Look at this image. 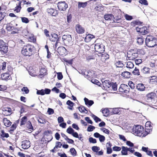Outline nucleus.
I'll return each instance as SVG.
<instances>
[{
	"instance_id": "nucleus-2",
	"label": "nucleus",
	"mask_w": 157,
	"mask_h": 157,
	"mask_svg": "<svg viewBox=\"0 0 157 157\" xmlns=\"http://www.w3.org/2000/svg\"><path fill=\"white\" fill-rule=\"evenodd\" d=\"M132 131L135 135L140 137H143L146 136L144 127L140 125L134 126Z\"/></svg>"
},
{
	"instance_id": "nucleus-39",
	"label": "nucleus",
	"mask_w": 157,
	"mask_h": 157,
	"mask_svg": "<svg viewBox=\"0 0 157 157\" xmlns=\"http://www.w3.org/2000/svg\"><path fill=\"white\" fill-rule=\"evenodd\" d=\"M28 39L29 41L30 42H33L34 43L36 42V38L35 36L33 35H31L29 36Z\"/></svg>"
},
{
	"instance_id": "nucleus-19",
	"label": "nucleus",
	"mask_w": 157,
	"mask_h": 157,
	"mask_svg": "<svg viewBox=\"0 0 157 157\" xmlns=\"http://www.w3.org/2000/svg\"><path fill=\"white\" fill-rule=\"evenodd\" d=\"M1 77L2 79L5 80H8L11 78L10 74L9 72H6L2 74L1 75Z\"/></svg>"
},
{
	"instance_id": "nucleus-27",
	"label": "nucleus",
	"mask_w": 157,
	"mask_h": 157,
	"mask_svg": "<svg viewBox=\"0 0 157 157\" xmlns=\"http://www.w3.org/2000/svg\"><path fill=\"white\" fill-rule=\"evenodd\" d=\"M104 6L101 4H99L94 8V10L97 12H101L104 10Z\"/></svg>"
},
{
	"instance_id": "nucleus-47",
	"label": "nucleus",
	"mask_w": 157,
	"mask_h": 157,
	"mask_svg": "<svg viewBox=\"0 0 157 157\" xmlns=\"http://www.w3.org/2000/svg\"><path fill=\"white\" fill-rule=\"evenodd\" d=\"M144 41V39L143 37H138L137 39V42L139 44H142Z\"/></svg>"
},
{
	"instance_id": "nucleus-24",
	"label": "nucleus",
	"mask_w": 157,
	"mask_h": 157,
	"mask_svg": "<svg viewBox=\"0 0 157 157\" xmlns=\"http://www.w3.org/2000/svg\"><path fill=\"white\" fill-rule=\"evenodd\" d=\"M102 83L103 87L105 88H109L112 84V83L109 80H105Z\"/></svg>"
},
{
	"instance_id": "nucleus-44",
	"label": "nucleus",
	"mask_w": 157,
	"mask_h": 157,
	"mask_svg": "<svg viewBox=\"0 0 157 157\" xmlns=\"http://www.w3.org/2000/svg\"><path fill=\"white\" fill-rule=\"evenodd\" d=\"M155 38V37L151 35H147L145 39V43L151 41Z\"/></svg>"
},
{
	"instance_id": "nucleus-59",
	"label": "nucleus",
	"mask_w": 157,
	"mask_h": 157,
	"mask_svg": "<svg viewBox=\"0 0 157 157\" xmlns=\"http://www.w3.org/2000/svg\"><path fill=\"white\" fill-rule=\"evenodd\" d=\"M89 141L90 143L95 144L97 143V140L96 139H94L92 137H90L89 139Z\"/></svg>"
},
{
	"instance_id": "nucleus-8",
	"label": "nucleus",
	"mask_w": 157,
	"mask_h": 157,
	"mask_svg": "<svg viewBox=\"0 0 157 157\" xmlns=\"http://www.w3.org/2000/svg\"><path fill=\"white\" fill-rule=\"evenodd\" d=\"M119 92L122 94L124 93L127 94L130 91V88L129 86L127 85L124 84H121L119 89Z\"/></svg>"
},
{
	"instance_id": "nucleus-61",
	"label": "nucleus",
	"mask_w": 157,
	"mask_h": 157,
	"mask_svg": "<svg viewBox=\"0 0 157 157\" xmlns=\"http://www.w3.org/2000/svg\"><path fill=\"white\" fill-rule=\"evenodd\" d=\"M128 85L132 89H134L135 88V84L132 81H129Z\"/></svg>"
},
{
	"instance_id": "nucleus-37",
	"label": "nucleus",
	"mask_w": 157,
	"mask_h": 157,
	"mask_svg": "<svg viewBox=\"0 0 157 157\" xmlns=\"http://www.w3.org/2000/svg\"><path fill=\"white\" fill-rule=\"evenodd\" d=\"M122 151H121V153L122 155H127L128 154V150L127 149V147H125L124 146H122L121 147Z\"/></svg>"
},
{
	"instance_id": "nucleus-26",
	"label": "nucleus",
	"mask_w": 157,
	"mask_h": 157,
	"mask_svg": "<svg viewBox=\"0 0 157 157\" xmlns=\"http://www.w3.org/2000/svg\"><path fill=\"white\" fill-rule=\"evenodd\" d=\"M136 87L138 90L141 91L145 90V87L143 83H139L137 84Z\"/></svg>"
},
{
	"instance_id": "nucleus-45",
	"label": "nucleus",
	"mask_w": 157,
	"mask_h": 157,
	"mask_svg": "<svg viewBox=\"0 0 157 157\" xmlns=\"http://www.w3.org/2000/svg\"><path fill=\"white\" fill-rule=\"evenodd\" d=\"M26 126L28 129L33 130V128L31 121H28L26 124Z\"/></svg>"
},
{
	"instance_id": "nucleus-21",
	"label": "nucleus",
	"mask_w": 157,
	"mask_h": 157,
	"mask_svg": "<svg viewBox=\"0 0 157 157\" xmlns=\"http://www.w3.org/2000/svg\"><path fill=\"white\" fill-rule=\"evenodd\" d=\"M149 83L151 84L156 85L157 84V77L154 75L149 77Z\"/></svg>"
},
{
	"instance_id": "nucleus-1",
	"label": "nucleus",
	"mask_w": 157,
	"mask_h": 157,
	"mask_svg": "<svg viewBox=\"0 0 157 157\" xmlns=\"http://www.w3.org/2000/svg\"><path fill=\"white\" fill-rule=\"evenodd\" d=\"M37 50L33 45L28 44L23 46L21 52L24 56L31 57L34 56L37 53Z\"/></svg>"
},
{
	"instance_id": "nucleus-58",
	"label": "nucleus",
	"mask_w": 157,
	"mask_h": 157,
	"mask_svg": "<svg viewBox=\"0 0 157 157\" xmlns=\"http://www.w3.org/2000/svg\"><path fill=\"white\" fill-rule=\"evenodd\" d=\"M22 21L24 23H28L29 22L28 19L25 17H22L21 18Z\"/></svg>"
},
{
	"instance_id": "nucleus-13",
	"label": "nucleus",
	"mask_w": 157,
	"mask_h": 157,
	"mask_svg": "<svg viewBox=\"0 0 157 157\" xmlns=\"http://www.w3.org/2000/svg\"><path fill=\"white\" fill-rule=\"evenodd\" d=\"M47 11L48 14L52 16H56L58 14L57 10L52 8L47 9Z\"/></svg>"
},
{
	"instance_id": "nucleus-25",
	"label": "nucleus",
	"mask_w": 157,
	"mask_h": 157,
	"mask_svg": "<svg viewBox=\"0 0 157 157\" xmlns=\"http://www.w3.org/2000/svg\"><path fill=\"white\" fill-rule=\"evenodd\" d=\"M104 17L105 20L111 21L114 18V16L112 14H106L104 16Z\"/></svg>"
},
{
	"instance_id": "nucleus-18",
	"label": "nucleus",
	"mask_w": 157,
	"mask_h": 157,
	"mask_svg": "<svg viewBox=\"0 0 157 157\" xmlns=\"http://www.w3.org/2000/svg\"><path fill=\"white\" fill-rule=\"evenodd\" d=\"M57 52L59 55L63 56L66 53L67 50L64 47L60 46L57 49Z\"/></svg>"
},
{
	"instance_id": "nucleus-16",
	"label": "nucleus",
	"mask_w": 157,
	"mask_h": 157,
	"mask_svg": "<svg viewBox=\"0 0 157 157\" xmlns=\"http://www.w3.org/2000/svg\"><path fill=\"white\" fill-rule=\"evenodd\" d=\"M30 142L29 140H24L21 142L22 148L24 149H27L30 146Z\"/></svg>"
},
{
	"instance_id": "nucleus-42",
	"label": "nucleus",
	"mask_w": 157,
	"mask_h": 157,
	"mask_svg": "<svg viewBox=\"0 0 157 157\" xmlns=\"http://www.w3.org/2000/svg\"><path fill=\"white\" fill-rule=\"evenodd\" d=\"M115 65L117 67H123L124 66V64L121 61L118 60L115 63Z\"/></svg>"
},
{
	"instance_id": "nucleus-33",
	"label": "nucleus",
	"mask_w": 157,
	"mask_h": 157,
	"mask_svg": "<svg viewBox=\"0 0 157 157\" xmlns=\"http://www.w3.org/2000/svg\"><path fill=\"white\" fill-rule=\"evenodd\" d=\"M89 2V1L84 2H78V9H79L81 7H82L83 8H85L87 5V2Z\"/></svg>"
},
{
	"instance_id": "nucleus-34",
	"label": "nucleus",
	"mask_w": 157,
	"mask_h": 157,
	"mask_svg": "<svg viewBox=\"0 0 157 157\" xmlns=\"http://www.w3.org/2000/svg\"><path fill=\"white\" fill-rule=\"evenodd\" d=\"M95 37L94 35L89 34L87 35L85 37V40L86 42H88L90 41L91 39Z\"/></svg>"
},
{
	"instance_id": "nucleus-5",
	"label": "nucleus",
	"mask_w": 157,
	"mask_h": 157,
	"mask_svg": "<svg viewBox=\"0 0 157 157\" xmlns=\"http://www.w3.org/2000/svg\"><path fill=\"white\" fill-rule=\"evenodd\" d=\"M8 51V44L2 40H0V52L2 55L7 54Z\"/></svg>"
},
{
	"instance_id": "nucleus-14",
	"label": "nucleus",
	"mask_w": 157,
	"mask_h": 157,
	"mask_svg": "<svg viewBox=\"0 0 157 157\" xmlns=\"http://www.w3.org/2000/svg\"><path fill=\"white\" fill-rule=\"evenodd\" d=\"M156 96V94L153 92L147 94L146 96L147 99L148 101H151L152 100H154Z\"/></svg>"
},
{
	"instance_id": "nucleus-53",
	"label": "nucleus",
	"mask_w": 157,
	"mask_h": 157,
	"mask_svg": "<svg viewBox=\"0 0 157 157\" xmlns=\"http://www.w3.org/2000/svg\"><path fill=\"white\" fill-rule=\"evenodd\" d=\"M62 60L63 61L69 64H72V60H68L65 58H63Z\"/></svg>"
},
{
	"instance_id": "nucleus-63",
	"label": "nucleus",
	"mask_w": 157,
	"mask_h": 157,
	"mask_svg": "<svg viewBox=\"0 0 157 157\" xmlns=\"http://www.w3.org/2000/svg\"><path fill=\"white\" fill-rule=\"evenodd\" d=\"M140 3L144 5L147 6L148 5V3L146 0H140L139 1Z\"/></svg>"
},
{
	"instance_id": "nucleus-9",
	"label": "nucleus",
	"mask_w": 157,
	"mask_h": 157,
	"mask_svg": "<svg viewBox=\"0 0 157 157\" xmlns=\"http://www.w3.org/2000/svg\"><path fill=\"white\" fill-rule=\"evenodd\" d=\"M138 53L136 51H129L127 54V56L129 60L135 59L138 56Z\"/></svg>"
},
{
	"instance_id": "nucleus-35",
	"label": "nucleus",
	"mask_w": 157,
	"mask_h": 157,
	"mask_svg": "<svg viewBox=\"0 0 157 157\" xmlns=\"http://www.w3.org/2000/svg\"><path fill=\"white\" fill-rule=\"evenodd\" d=\"M21 1H20L19 2L18 5H17L14 10V11H16L17 13H19L20 12L21 9Z\"/></svg>"
},
{
	"instance_id": "nucleus-17",
	"label": "nucleus",
	"mask_w": 157,
	"mask_h": 157,
	"mask_svg": "<svg viewBox=\"0 0 157 157\" xmlns=\"http://www.w3.org/2000/svg\"><path fill=\"white\" fill-rule=\"evenodd\" d=\"M2 110L3 111L2 113L5 116H9L11 114L12 110L10 108L8 107H4L2 108Z\"/></svg>"
},
{
	"instance_id": "nucleus-49",
	"label": "nucleus",
	"mask_w": 157,
	"mask_h": 157,
	"mask_svg": "<svg viewBox=\"0 0 157 157\" xmlns=\"http://www.w3.org/2000/svg\"><path fill=\"white\" fill-rule=\"evenodd\" d=\"M70 151L72 155L75 156L77 155V152L74 148H72L70 149Z\"/></svg>"
},
{
	"instance_id": "nucleus-30",
	"label": "nucleus",
	"mask_w": 157,
	"mask_h": 157,
	"mask_svg": "<svg viewBox=\"0 0 157 157\" xmlns=\"http://www.w3.org/2000/svg\"><path fill=\"white\" fill-rule=\"evenodd\" d=\"M93 75L92 72L90 71H88L86 72L85 77L88 79L90 80L93 77Z\"/></svg>"
},
{
	"instance_id": "nucleus-60",
	"label": "nucleus",
	"mask_w": 157,
	"mask_h": 157,
	"mask_svg": "<svg viewBox=\"0 0 157 157\" xmlns=\"http://www.w3.org/2000/svg\"><path fill=\"white\" fill-rule=\"evenodd\" d=\"M92 117L96 122L101 121V120L100 118L95 115H93Z\"/></svg>"
},
{
	"instance_id": "nucleus-52",
	"label": "nucleus",
	"mask_w": 157,
	"mask_h": 157,
	"mask_svg": "<svg viewBox=\"0 0 157 157\" xmlns=\"http://www.w3.org/2000/svg\"><path fill=\"white\" fill-rule=\"evenodd\" d=\"M44 90L43 89L37 90L36 92V94L38 95H44Z\"/></svg>"
},
{
	"instance_id": "nucleus-56",
	"label": "nucleus",
	"mask_w": 157,
	"mask_h": 157,
	"mask_svg": "<svg viewBox=\"0 0 157 157\" xmlns=\"http://www.w3.org/2000/svg\"><path fill=\"white\" fill-rule=\"evenodd\" d=\"M95 128V127L93 126L89 125L88 127L87 131L88 132H92Z\"/></svg>"
},
{
	"instance_id": "nucleus-3",
	"label": "nucleus",
	"mask_w": 157,
	"mask_h": 157,
	"mask_svg": "<svg viewBox=\"0 0 157 157\" xmlns=\"http://www.w3.org/2000/svg\"><path fill=\"white\" fill-rule=\"evenodd\" d=\"M17 25V24L15 23V21H12L6 24V28L7 30L9 31L13 30L11 32V34L17 33H18L19 31V29L16 27Z\"/></svg>"
},
{
	"instance_id": "nucleus-15",
	"label": "nucleus",
	"mask_w": 157,
	"mask_h": 157,
	"mask_svg": "<svg viewBox=\"0 0 157 157\" xmlns=\"http://www.w3.org/2000/svg\"><path fill=\"white\" fill-rule=\"evenodd\" d=\"M146 45L149 47H153L157 45V39L155 37L153 40L146 43Z\"/></svg>"
},
{
	"instance_id": "nucleus-10",
	"label": "nucleus",
	"mask_w": 157,
	"mask_h": 157,
	"mask_svg": "<svg viewBox=\"0 0 157 157\" xmlns=\"http://www.w3.org/2000/svg\"><path fill=\"white\" fill-rule=\"evenodd\" d=\"M50 40L52 42H55V45L57 44L59 41V37H58V35L55 33H52L49 36Z\"/></svg>"
},
{
	"instance_id": "nucleus-23",
	"label": "nucleus",
	"mask_w": 157,
	"mask_h": 157,
	"mask_svg": "<svg viewBox=\"0 0 157 157\" xmlns=\"http://www.w3.org/2000/svg\"><path fill=\"white\" fill-rule=\"evenodd\" d=\"M52 132L51 130H48L46 131H45L44 132V134L46 136H49L50 137V138L49 139H47L48 141H51L52 139Z\"/></svg>"
},
{
	"instance_id": "nucleus-43",
	"label": "nucleus",
	"mask_w": 157,
	"mask_h": 157,
	"mask_svg": "<svg viewBox=\"0 0 157 157\" xmlns=\"http://www.w3.org/2000/svg\"><path fill=\"white\" fill-rule=\"evenodd\" d=\"M133 63L131 61L127 62L126 63V67L129 69L133 68L134 67Z\"/></svg>"
},
{
	"instance_id": "nucleus-4",
	"label": "nucleus",
	"mask_w": 157,
	"mask_h": 157,
	"mask_svg": "<svg viewBox=\"0 0 157 157\" xmlns=\"http://www.w3.org/2000/svg\"><path fill=\"white\" fill-rule=\"evenodd\" d=\"M104 47V46L102 43H99L95 44L94 49L95 52L98 53V54H100L98 56H101L102 57L103 56L104 54H103V53H104L105 51Z\"/></svg>"
},
{
	"instance_id": "nucleus-38",
	"label": "nucleus",
	"mask_w": 157,
	"mask_h": 157,
	"mask_svg": "<svg viewBox=\"0 0 157 157\" xmlns=\"http://www.w3.org/2000/svg\"><path fill=\"white\" fill-rule=\"evenodd\" d=\"M141 71L144 74L150 73V69L148 67H144L141 70Z\"/></svg>"
},
{
	"instance_id": "nucleus-51",
	"label": "nucleus",
	"mask_w": 157,
	"mask_h": 157,
	"mask_svg": "<svg viewBox=\"0 0 157 157\" xmlns=\"http://www.w3.org/2000/svg\"><path fill=\"white\" fill-rule=\"evenodd\" d=\"M74 130L71 127H69L67 130V132L69 134H71L74 132Z\"/></svg>"
},
{
	"instance_id": "nucleus-40",
	"label": "nucleus",
	"mask_w": 157,
	"mask_h": 157,
	"mask_svg": "<svg viewBox=\"0 0 157 157\" xmlns=\"http://www.w3.org/2000/svg\"><path fill=\"white\" fill-rule=\"evenodd\" d=\"M27 118L26 116H24L22 117L21 121L20 126L24 125L27 122Z\"/></svg>"
},
{
	"instance_id": "nucleus-11",
	"label": "nucleus",
	"mask_w": 157,
	"mask_h": 157,
	"mask_svg": "<svg viewBox=\"0 0 157 157\" xmlns=\"http://www.w3.org/2000/svg\"><path fill=\"white\" fill-rule=\"evenodd\" d=\"M57 6L59 10L65 11L68 7V5L65 2H60L57 4Z\"/></svg>"
},
{
	"instance_id": "nucleus-32",
	"label": "nucleus",
	"mask_w": 157,
	"mask_h": 157,
	"mask_svg": "<svg viewBox=\"0 0 157 157\" xmlns=\"http://www.w3.org/2000/svg\"><path fill=\"white\" fill-rule=\"evenodd\" d=\"M0 137L1 138H7L9 137L8 133L5 132L4 130H2L0 133Z\"/></svg>"
},
{
	"instance_id": "nucleus-54",
	"label": "nucleus",
	"mask_w": 157,
	"mask_h": 157,
	"mask_svg": "<svg viewBox=\"0 0 157 157\" xmlns=\"http://www.w3.org/2000/svg\"><path fill=\"white\" fill-rule=\"evenodd\" d=\"M124 17L127 20L130 21L133 19L132 17L126 14L124 15Z\"/></svg>"
},
{
	"instance_id": "nucleus-46",
	"label": "nucleus",
	"mask_w": 157,
	"mask_h": 157,
	"mask_svg": "<svg viewBox=\"0 0 157 157\" xmlns=\"http://www.w3.org/2000/svg\"><path fill=\"white\" fill-rule=\"evenodd\" d=\"M78 109L79 111L81 113H88V111L86 109V108L83 106H81L78 107Z\"/></svg>"
},
{
	"instance_id": "nucleus-36",
	"label": "nucleus",
	"mask_w": 157,
	"mask_h": 157,
	"mask_svg": "<svg viewBox=\"0 0 157 157\" xmlns=\"http://www.w3.org/2000/svg\"><path fill=\"white\" fill-rule=\"evenodd\" d=\"M102 112L103 115L105 117H107L109 114V111L108 108L102 109Z\"/></svg>"
},
{
	"instance_id": "nucleus-64",
	"label": "nucleus",
	"mask_w": 157,
	"mask_h": 157,
	"mask_svg": "<svg viewBox=\"0 0 157 157\" xmlns=\"http://www.w3.org/2000/svg\"><path fill=\"white\" fill-rule=\"evenodd\" d=\"M17 127L16 123H14L10 127V131H13Z\"/></svg>"
},
{
	"instance_id": "nucleus-55",
	"label": "nucleus",
	"mask_w": 157,
	"mask_h": 157,
	"mask_svg": "<svg viewBox=\"0 0 157 157\" xmlns=\"http://www.w3.org/2000/svg\"><path fill=\"white\" fill-rule=\"evenodd\" d=\"M112 89L114 91H116L117 90V85L116 83H112Z\"/></svg>"
},
{
	"instance_id": "nucleus-31",
	"label": "nucleus",
	"mask_w": 157,
	"mask_h": 157,
	"mask_svg": "<svg viewBox=\"0 0 157 157\" xmlns=\"http://www.w3.org/2000/svg\"><path fill=\"white\" fill-rule=\"evenodd\" d=\"M84 100L85 104L88 107L90 106L94 103V102L93 101L90 100L86 98H84Z\"/></svg>"
},
{
	"instance_id": "nucleus-41",
	"label": "nucleus",
	"mask_w": 157,
	"mask_h": 157,
	"mask_svg": "<svg viewBox=\"0 0 157 157\" xmlns=\"http://www.w3.org/2000/svg\"><path fill=\"white\" fill-rule=\"evenodd\" d=\"M74 103L70 100H68L67 102V104L70 107H68V109L70 110H72Z\"/></svg>"
},
{
	"instance_id": "nucleus-22",
	"label": "nucleus",
	"mask_w": 157,
	"mask_h": 157,
	"mask_svg": "<svg viewBox=\"0 0 157 157\" xmlns=\"http://www.w3.org/2000/svg\"><path fill=\"white\" fill-rule=\"evenodd\" d=\"M121 76L123 78H130L131 74L128 71H124L121 74Z\"/></svg>"
},
{
	"instance_id": "nucleus-28",
	"label": "nucleus",
	"mask_w": 157,
	"mask_h": 157,
	"mask_svg": "<svg viewBox=\"0 0 157 157\" xmlns=\"http://www.w3.org/2000/svg\"><path fill=\"white\" fill-rule=\"evenodd\" d=\"M47 69L45 68H41L40 71V74L39 75L43 76V77H44L47 74Z\"/></svg>"
},
{
	"instance_id": "nucleus-57",
	"label": "nucleus",
	"mask_w": 157,
	"mask_h": 157,
	"mask_svg": "<svg viewBox=\"0 0 157 157\" xmlns=\"http://www.w3.org/2000/svg\"><path fill=\"white\" fill-rule=\"evenodd\" d=\"M92 150L94 152H97L100 150L99 147L97 146H94L92 147Z\"/></svg>"
},
{
	"instance_id": "nucleus-12",
	"label": "nucleus",
	"mask_w": 157,
	"mask_h": 157,
	"mask_svg": "<svg viewBox=\"0 0 157 157\" xmlns=\"http://www.w3.org/2000/svg\"><path fill=\"white\" fill-rule=\"evenodd\" d=\"M150 123V122L147 121L145 124L144 131L146 136L150 133L152 131V126Z\"/></svg>"
},
{
	"instance_id": "nucleus-6",
	"label": "nucleus",
	"mask_w": 157,
	"mask_h": 157,
	"mask_svg": "<svg viewBox=\"0 0 157 157\" xmlns=\"http://www.w3.org/2000/svg\"><path fill=\"white\" fill-rule=\"evenodd\" d=\"M136 30L139 34L143 35L147 34L149 32V29L146 26L141 27L139 26L136 28Z\"/></svg>"
},
{
	"instance_id": "nucleus-7",
	"label": "nucleus",
	"mask_w": 157,
	"mask_h": 157,
	"mask_svg": "<svg viewBox=\"0 0 157 157\" xmlns=\"http://www.w3.org/2000/svg\"><path fill=\"white\" fill-rule=\"evenodd\" d=\"M62 39L64 45L69 46L72 41V37L70 35H64L62 36Z\"/></svg>"
},
{
	"instance_id": "nucleus-29",
	"label": "nucleus",
	"mask_w": 157,
	"mask_h": 157,
	"mask_svg": "<svg viewBox=\"0 0 157 157\" xmlns=\"http://www.w3.org/2000/svg\"><path fill=\"white\" fill-rule=\"evenodd\" d=\"M3 122L4 125L7 127H9L11 125L12 122L7 118H4L3 119Z\"/></svg>"
},
{
	"instance_id": "nucleus-50",
	"label": "nucleus",
	"mask_w": 157,
	"mask_h": 157,
	"mask_svg": "<svg viewBox=\"0 0 157 157\" xmlns=\"http://www.w3.org/2000/svg\"><path fill=\"white\" fill-rule=\"evenodd\" d=\"M132 74L134 75H140V72L139 71V70L136 67L132 72Z\"/></svg>"
},
{
	"instance_id": "nucleus-48",
	"label": "nucleus",
	"mask_w": 157,
	"mask_h": 157,
	"mask_svg": "<svg viewBox=\"0 0 157 157\" xmlns=\"http://www.w3.org/2000/svg\"><path fill=\"white\" fill-rule=\"evenodd\" d=\"M91 81L92 83L95 84H96L99 86H100V85H101V84L100 82L98 80L96 79H91Z\"/></svg>"
},
{
	"instance_id": "nucleus-20",
	"label": "nucleus",
	"mask_w": 157,
	"mask_h": 157,
	"mask_svg": "<svg viewBox=\"0 0 157 157\" xmlns=\"http://www.w3.org/2000/svg\"><path fill=\"white\" fill-rule=\"evenodd\" d=\"M75 29L76 32L78 34L83 33L85 32L84 28L79 24L76 25Z\"/></svg>"
},
{
	"instance_id": "nucleus-62",
	"label": "nucleus",
	"mask_w": 157,
	"mask_h": 157,
	"mask_svg": "<svg viewBox=\"0 0 157 157\" xmlns=\"http://www.w3.org/2000/svg\"><path fill=\"white\" fill-rule=\"evenodd\" d=\"M22 91L24 92L26 94H28L29 92V90L27 87H24L21 89Z\"/></svg>"
}]
</instances>
